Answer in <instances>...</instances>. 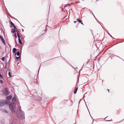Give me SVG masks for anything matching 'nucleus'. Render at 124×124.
<instances>
[{
    "label": "nucleus",
    "instance_id": "1",
    "mask_svg": "<svg viewBox=\"0 0 124 124\" xmlns=\"http://www.w3.org/2000/svg\"><path fill=\"white\" fill-rule=\"evenodd\" d=\"M18 109L19 110V114L18 115V116L19 118L20 119L23 120L24 119V113L23 111L22 110L21 106H18Z\"/></svg>",
    "mask_w": 124,
    "mask_h": 124
},
{
    "label": "nucleus",
    "instance_id": "2",
    "mask_svg": "<svg viewBox=\"0 0 124 124\" xmlns=\"http://www.w3.org/2000/svg\"><path fill=\"white\" fill-rule=\"evenodd\" d=\"M15 107V104L14 102H11L9 105V109L11 112L13 113L14 112V109Z\"/></svg>",
    "mask_w": 124,
    "mask_h": 124
},
{
    "label": "nucleus",
    "instance_id": "3",
    "mask_svg": "<svg viewBox=\"0 0 124 124\" xmlns=\"http://www.w3.org/2000/svg\"><path fill=\"white\" fill-rule=\"evenodd\" d=\"M2 93L6 96L8 95L9 93V92L8 88H4L2 90Z\"/></svg>",
    "mask_w": 124,
    "mask_h": 124
},
{
    "label": "nucleus",
    "instance_id": "4",
    "mask_svg": "<svg viewBox=\"0 0 124 124\" xmlns=\"http://www.w3.org/2000/svg\"><path fill=\"white\" fill-rule=\"evenodd\" d=\"M7 101L4 100L0 101V107H2L5 105L6 104H7Z\"/></svg>",
    "mask_w": 124,
    "mask_h": 124
},
{
    "label": "nucleus",
    "instance_id": "5",
    "mask_svg": "<svg viewBox=\"0 0 124 124\" xmlns=\"http://www.w3.org/2000/svg\"><path fill=\"white\" fill-rule=\"evenodd\" d=\"M17 34L18 38V40L19 41V43L20 44H22V41L20 39V37L18 33H17Z\"/></svg>",
    "mask_w": 124,
    "mask_h": 124
},
{
    "label": "nucleus",
    "instance_id": "6",
    "mask_svg": "<svg viewBox=\"0 0 124 124\" xmlns=\"http://www.w3.org/2000/svg\"><path fill=\"white\" fill-rule=\"evenodd\" d=\"M16 97L17 96H16V94H15L14 96V97H13L12 98V101H16Z\"/></svg>",
    "mask_w": 124,
    "mask_h": 124
},
{
    "label": "nucleus",
    "instance_id": "7",
    "mask_svg": "<svg viewBox=\"0 0 124 124\" xmlns=\"http://www.w3.org/2000/svg\"><path fill=\"white\" fill-rule=\"evenodd\" d=\"M12 97V95L7 96L6 97V100H7L9 101L11 99Z\"/></svg>",
    "mask_w": 124,
    "mask_h": 124
},
{
    "label": "nucleus",
    "instance_id": "8",
    "mask_svg": "<svg viewBox=\"0 0 124 124\" xmlns=\"http://www.w3.org/2000/svg\"><path fill=\"white\" fill-rule=\"evenodd\" d=\"M0 39H1V40L2 41V43H3V44L4 45H5V41L4 40V39L3 37L1 36V37H0Z\"/></svg>",
    "mask_w": 124,
    "mask_h": 124
},
{
    "label": "nucleus",
    "instance_id": "9",
    "mask_svg": "<svg viewBox=\"0 0 124 124\" xmlns=\"http://www.w3.org/2000/svg\"><path fill=\"white\" fill-rule=\"evenodd\" d=\"M17 49L16 48H14L13 49L12 52L14 54H16V51Z\"/></svg>",
    "mask_w": 124,
    "mask_h": 124
},
{
    "label": "nucleus",
    "instance_id": "10",
    "mask_svg": "<svg viewBox=\"0 0 124 124\" xmlns=\"http://www.w3.org/2000/svg\"><path fill=\"white\" fill-rule=\"evenodd\" d=\"M0 110H1L3 111L5 113H8V112L5 109L1 108Z\"/></svg>",
    "mask_w": 124,
    "mask_h": 124
},
{
    "label": "nucleus",
    "instance_id": "11",
    "mask_svg": "<svg viewBox=\"0 0 124 124\" xmlns=\"http://www.w3.org/2000/svg\"><path fill=\"white\" fill-rule=\"evenodd\" d=\"M77 20L78 21V22L79 23H80L82 25H83V22H82V20H80L79 19H77Z\"/></svg>",
    "mask_w": 124,
    "mask_h": 124
},
{
    "label": "nucleus",
    "instance_id": "12",
    "mask_svg": "<svg viewBox=\"0 0 124 124\" xmlns=\"http://www.w3.org/2000/svg\"><path fill=\"white\" fill-rule=\"evenodd\" d=\"M78 87H76L75 88L74 91V94H75L77 92V91L78 89Z\"/></svg>",
    "mask_w": 124,
    "mask_h": 124
},
{
    "label": "nucleus",
    "instance_id": "13",
    "mask_svg": "<svg viewBox=\"0 0 124 124\" xmlns=\"http://www.w3.org/2000/svg\"><path fill=\"white\" fill-rule=\"evenodd\" d=\"M10 23L11 25L13 27L15 26L14 24L11 21H10Z\"/></svg>",
    "mask_w": 124,
    "mask_h": 124
},
{
    "label": "nucleus",
    "instance_id": "14",
    "mask_svg": "<svg viewBox=\"0 0 124 124\" xmlns=\"http://www.w3.org/2000/svg\"><path fill=\"white\" fill-rule=\"evenodd\" d=\"M8 75L9 77H11L12 76L11 74L10 73V70H8Z\"/></svg>",
    "mask_w": 124,
    "mask_h": 124
},
{
    "label": "nucleus",
    "instance_id": "15",
    "mask_svg": "<svg viewBox=\"0 0 124 124\" xmlns=\"http://www.w3.org/2000/svg\"><path fill=\"white\" fill-rule=\"evenodd\" d=\"M12 32L13 33H15L16 32V30L14 29H12Z\"/></svg>",
    "mask_w": 124,
    "mask_h": 124
},
{
    "label": "nucleus",
    "instance_id": "16",
    "mask_svg": "<svg viewBox=\"0 0 124 124\" xmlns=\"http://www.w3.org/2000/svg\"><path fill=\"white\" fill-rule=\"evenodd\" d=\"M16 55L18 56H19V55L20 53L19 51H17L16 53Z\"/></svg>",
    "mask_w": 124,
    "mask_h": 124
},
{
    "label": "nucleus",
    "instance_id": "17",
    "mask_svg": "<svg viewBox=\"0 0 124 124\" xmlns=\"http://www.w3.org/2000/svg\"><path fill=\"white\" fill-rule=\"evenodd\" d=\"M3 78V76L0 73V78L1 79H2Z\"/></svg>",
    "mask_w": 124,
    "mask_h": 124
},
{
    "label": "nucleus",
    "instance_id": "18",
    "mask_svg": "<svg viewBox=\"0 0 124 124\" xmlns=\"http://www.w3.org/2000/svg\"><path fill=\"white\" fill-rule=\"evenodd\" d=\"M5 57H2V58H1V60L3 61H4L5 60Z\"/></svg>",
    "mask_w": 124,
    "mask_h": 124
},
{
    "label": "nucleus",
    "instance_id": "19",
    "mask_svg": "<svg viewBox=\"0 0 124 124\" xmlns=\"http://www.w3.org/2000/svg\"><path fill=\"white\" fill-rule=\"evenodd\" d=\"M16 104H17V105H18L19 104V101H16Z\"/></svg>",
    "mask_w": 124,
    "mask_h": 124
},
{
    "label": "nucleus",
    "instance_id": "20",
    "mask_svg": "<svg viewBox=\"0 0 124 124\" xmlns=\"http://www.w3.org/2000/svg\"><path fill=\"white\" fill-rule=\"evenodd\" d=\"M14 36L15 38H17V36L16 35V33H15L14 34Z\"/></svg>",
    "mask_w": 124,
    "mask_h": 124
},
{
    "label": "nucleus",
    "instance_id": "21",
    "mask_svg": "<svg viewBox=\"0 0 124 124\" xmlns=\"http://www.w3.org/2000/svg\"><path fill=\"white\" fill-rule=\"evenodd\" d=\"M13 27L14 28V29H13L15 30H16V29H17L16 28V27L15 26L14 27Z\"/></svg>",
    "mask_w": 124,
    "mask_h": 124
},
{
    "label": "nucleus",
    "instance_id": "22",
    "mask_svg": "<svg viewBox=\"0 0 124 124\" xmlns=\"http://www.w3.org/2000/svg\"><path fill=\"white\" fill-rule=\"evenodd\" d=\"M0 83L1 84H2V83H3V81H2V80H0Z\"/></svg>",
    "mask_w": 124,
    "mask_h": 124
},
{
    "label": "nucleus",
    "instance_id": "23",
    "mask_svg": "<svg viewBox=\"0 0 124 124\" xmlns=\"http://www.w3.org/2000/svg\"><path fill=\"white\" fill-rule=\"evenodd\" d=\"M108 35L112 38H114L112 37V36L109 33H108Z\"/></svg>",
    "mask_w": 124,
    "mask_h": 124
},
{
    "label": "nucleus",
    "instance_id": "24",
    "mask_svg": "<svg viewBox=\"0 0 124 124\" xmlns=\"http://www.w3.org/2000/svg\"><path fill=\"white\" fill-rule=\"evenodd\" d=\"M19 58H20V57H19V56H18V57H16V59H19Z\"/></svg>",
    "mask_w": 124,
    "mask_h": 124
},
{
    "label": "nucleus",
    "instance_id": "25",
    "mask_svg": "<svg viewBox=\"0 0 124 124\" xmlns=\"http://www.w3.org/2000/svg\"><path fill=\"white\" fill-rule=\"evenodd\" d=\"M16 31L17 32V33H18V32H19V31L17 29L16 30Z\"/></svg>",
    "mask_w": 124,
    "mask_h": 124
},
{
    "label": "nucleus",
    "instance_id": "26",
    "mask_svg": "<svg viewBox=\"0 0 124 124\" xmlns=\"http://www.w3.org/2000/svg\"><path fill=\"white\" fill-rule=\"evenodd\" d=\"M15 63L17 65L18 63V62H15Z\"/></svg>",
    "mask_w": 124,
    "mask_h": 124
},
{
    "label": "nucleus",
    "instance_id": "27",
    "mask_svg": "<svg viewBox=\"0 0 124 124\" xmlns=\"http://www.w3.org/2000/svg\"><path fill=\"white\" fill-rule=\"evenodd\" d=\"M7 65H6L5 67V68L6 69Z\"/></svg>",
    "mask_w": 124,
    "mask_h": 124
},
{
    "label": "nucleus",
    "instance_id": "28",
    "mask_svg": "<svg viewBox=\"0 0 124 124\" xmlns=\"http://www.w3.org/2000/svg\"><path fill=\"white\" fill-rule=\"evenodd\" d=\"M95 18V19H96V20L97 21V22H99V23H100V22L98 21L97 20V19Z\"/></svg>",
    "mask_w": 124,
    "mask_h": 124
},
{
    "label": "nucleus",
    "instance_id": "29",
    "mask_svg": "<svg viewBox=\"0 0 124 124\" xmlns=\"http://www.w3.org/2000/svg\"><path fill=\"white\" fill-rule=\"evenodd\" d=\"M117 56V57H118V58H120V57H119V56Z\"/></svg>",
    "mask_w": 124,
    "mask_h": 124
},
{
    "label": "nucleus",
    "instance_id": "30",
    "mask_svg": "<svg viewBox=\"0 0 124 124\" xmlns=\"http://www.w3.org/2000/svg\"><path fill=\"white\" fill-rule=\"evenodd\" d=\"M74 23H75L76 22H77V21H74Z\"/></svg>",
    "mask_w": 124,
    "mask_h": 124
},
{
    "label": "nucleus",
    "instance_id": "31",
    "mask_svg": "<svg viewBox=\"0 0 124 124\" xmlns=\"http://www.w3.org/2000/svg\"><path fill=\"white\" fill-rule=\"evenodd\" d=\"M111 121V120H107L106 121Z\"/></svg>",
    "mask_w": 124,
    "mask_h": 124
},
{
    "label": "nucleus",
    "instance_id": "32",
    "mask_svg": "<svg viewBox=\"0 0 124 124\" xmlns=\"http://www.w3.org/2000/svg\"><path fill=\"white\" fill-rule=\"evenodd\" d=\"M16 44H17V45H18V44L17 43L16 41Z\"/></svg>",
    "mask_w": 124,
    "mask_h": 124
},
{
    "label": "nucleus",
    "instance_id": "33",
    "mask_svg": "<svg viewBox=\"0 0 124 124\" xmlns=\"http://www.w3.org/2000/svg\"><path fill=\"white\" fill-rule=\"evenodd\" d=\"M22 31L23 32L24 31V30L23 29H22Z\"/></svg>",
    "mask_w": 124,
    "mask_h": 124
},
{
    "label": "nucleus",
    "instance_id": "34",
    "mask_svg": "<svg viewBox=\"0 0 124 124\" xmlns=\"http://www.w3.org/2000/svg\"><path fill=\"white\" fill-rule=\"evenodd\" d=\"M6 65H7V62H6Z\"/></svg>",
    "mask_w": 124,
    "mask_h": 124
},
{
    "label": "nucleus",
    "instance_id": "35",
    "mask_svg": "<svg viewBox=\"0 0 124 124\" xmlns=\"http://www.w3.org/2000/svg\"><path fill=\"white\" fill-rule=\"evenodd\" d=\"M10 62H9V65H10Z\"/></svg>",
    "mask_w": 124,
    "mask_h": 124
},
{
    "label": "nucleus",
    "instance_id": "36",
    "mask_svg": "<svg viewBox=\"0 0 124 124\" xmlns=\"http://www.w3.org/2000/svg\"><path fill=\"white\" fill-rule=\"evenodd\" d=\"M108 92H109V90H108Z\"/></svg>",
    "mask_w": 124,
    "mask_h": 124
},
{
    "label": "nucleus",
    "instance_id": "37",
    "mask_svg": "<svg viewBox=\"0 0 124 124\" xmlns=\"http://www.w3.org/2000/svg\"><path fill=\"white\" fill-rule=\"evenodd\" d=\"M98 0H96V1L97 2V1H98Z\"/></svg>",
    "mask_w": 124,
    "mask_h": 124
},
{
    "label": "nucleus",
    "instance_id": "38",
    "mask_svg": "<svg viewBox=\"0 0 124 124\" xmlns=\"http://www.w3.org/2000/svg\"><path fill=\"white\" fill-rule=\"evenodd\" d=\"M100 25H101V27H102V25H101V24H100Z\"/></svg>",
    "mask_w": 124,
    "mask_h": 124
},
{
    "label": "nucleus",
    "instance_id": "39",
    "mask_svg": "<svg viewBox=\"0 0 124 124\" xmlns=\"http://www.w3.org/2000/svg\"><path fill=\"white\" fill-rule=\"evenodd\" d=\"M100 25H101V27H102V25H101V24H100Z\"/></svg>",
    "mask_w": 124,
    "mask_h": 124
},
{
    "label": "nucleus",
    "instance_id": "40",
    "mask_svg": "<svg viewBox=\"0 0 124 124\" xmlns=\"http://www.w3.org/2000/svg\"><path fill=\"white\" fill-rule=\"evenodd\" d=\"M100 25H101V27H102V25H101V24H100Z\"/></svg>",
    "mask_w": 124,
    "mask_h": 124
},
{
    "label": "nucleus",
    "instance_id": "41",
    "mask_svg": "<svg viewBox=\"0 0 124 124\" xmlns=\"http://www.w3.org/2000/svg\"><path fill=\"white\" fill-rule=\"evenodd\" d=\"M100 25H101V27H102V25H101V24H100Z\"/></svg>",
    "mask_w": 124,
    "mask_h": 124
},
{
    "label": "nucleus",
    "instance_id": "42",
    "mask_svg": "<svg viewBox=\"0 0 124 124\" xmlns=\"http://www.w3.org/2000/svg\"><path fill=\"white\" fill-rule=\"evenodd\" d=\"M100 25H101V27H102V25H101V24H100Z\"/></svg>",
    "mask_w": 124,
    "mask_h": 124
},
{
    "label": "nucleus",
    "instance_id": "43",
    "mask_svg": "<svg viewBox=\"0 0 124 124\" xmlns=\"http://www.w3.org/2000/svg\"><path fill=\"white\" fill-rule=\"evenodd\" d=\"M39 71H38V73H39Z\"/></svg>",
    "mask_w": 124,
    "mask_h": 124
},
{
    "label": "nucleus",
    "instance_id": "44",
    "mask_svg": "<svg viewBox=\"0 0 124 124\" xmlns=\"http://www.w3.org/2000/svg\"><path fill=\"white\" fill-rule=\"evenodd\" d=\"M94 17H95V16L94 15Z\"/></svg>",
    "mask_w": 124,
    "mask_h": 124
}]
</instances>
